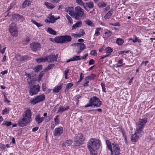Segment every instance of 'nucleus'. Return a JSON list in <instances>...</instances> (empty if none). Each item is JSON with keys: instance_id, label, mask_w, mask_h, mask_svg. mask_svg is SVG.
<instances>
[{"instance_id": "ddd939ff", "label": "nucleus", "mask_w": 155, "mask_h": 155, "mask_svg": "<svg viewBox=\"0 0 155 155\" xmlns=\"http://www.w3.org/2000/svg\"><path fill=\"white\" fill-rule=\"evenodd\" d=\"M63 132V128L62 127L56 128L54 131L53 134L55 136L61 135Z\"/></svg>"}, {"instance_id": "cd10ccee", "label": "nucleus", "mask_w": 155, "mask_h": 155, "mask_svg": "<svg viewBox=\"0 0 155 155\" xmlns=\"http://www.w3.org/2000/svg\"><path fill=\"white\" fill-rule=\"evenodd\" d=\"M82 24V22L81 21H78L75 24L73 25L72 26V30L75 29L76 28L79 27L80 25L81 26Z\"/></svg>"}, {"instance_id": "c9c22d12", "label": "nucleus", "mask_w": 155, "mask_h": 155, "mask_svg": "<svg viewBox=\"0 0 155 155\" xmlns=\"http://www.w3.org/2000/svg\"><path fill=\"white\" fill-rule=\"evenodd\" d=\"M124 42V40L121 38H117L116 40V43L120 45H121Z\"/></svg>"}, {"instance_id": "b1692460", "label": "nucleus", "mask_w": 155, "mask_h": 155, "mask_svg": "<svg viewBox=\"0 0 155 155\" xmlns=\"http://www.w3.org/2000/svg\"><path fill=\"white\" fill-rule=\"evenodd\" d=\"M105 142L107 145V148L108 150L110 151H112V143H111L110 141L107 140H106Z\"/></svg>"}, {"instance_id": "412c9836", "label": "nucleus", "mask_w": 155, "mask_h": 155, "mask_svg": "<svg viewBox=\"0 0 155 155\" xmlns=\"http://www.w3.org/2000/svg\"><path fill=\"white\" fill-rule=\"evenodd\" d=\"M75 44H76L78 48L81 50H84L86 48L85 45L83 43H77Z\"/></svg>"}, {"instance_id": "20e7f679", "label": "nucleus", "mask_w": 155, "mask_h": 155, "mask_svg": "<svg viewBox=\"0 0 155 155\" xmlns=\"http://www.w3.org/2000/svg\"><path fill=\"white\" fill-rule=\"evenodd\" d=\"M89 103L85 105V107H100L102 104V102L96 96H93L91 97L89 101Z\"/></svg>"}, {"instance_id": "de8ad7c7", "label": "nucleus", "mask_w": 155, "mask_h": 155, "mask_svg": "<svg viewBox=\"0 0 155 155\" xmlns=\"http://www.w3.org/2000/svg\"><path fill=\"white\" fill-rule=\"evenodd\" d=\"M16 4V2H13L10 4V7L9 8L8 10L12 9L14 6H15Z\"/></svg>"}, {"instance_id": "6ab92c4d", "label": "nucleus", "mask_w": 155, "mask_h": 155, "mask_svg": "<svg viewBox=\"0 0 155 155\" xmlns=\"http://www.w3.org/2000/svg\"><path fill=\"white\" fill-rule=\"evenodd\" d=\"M54 57V54H51L50 55L46 57L47 58V61L49 60L48 62H51L54 61H56Z\"/></svg>"}, {"instance_id": "338daca9", "label": "nucleus", "mask_w": 155, "mask_h": 155, "mask_svg": "<svg viewBox=\"0 0 155 155\" xmlns=\"http://www.w3.org/2000/svg\"><path fill=\"white\" fill-rule=\"evenodd\" d=\"M30 40V38L28 37H27L25 39V41L28 43Z\"/></svg>"}, {"instance_id": "1a4fd4ad", "label": "nucleus", "mask_w": 155, "mask_h": 155, "mask_svg": "<svg viewBox=\"0 0 155 155\" xmlns=\"http://www.w3.org/2000/svg\"><path fill=\"white\" fill-rule=\"evenodd\" d=\"M9 30L12 36L16 37L18 33L15 23L12 22L9 25Z\"/></svg>"}, {"instance_id": "2f4dec72", "label": "nucleus", "mask_w": 155, "mask_h": 155, "mask_svg": "<svg viewBox=\"0 0 155 155\" xmlns=\"http://www.w3.org/2000/svg\"><path fill=\"white\" fill-rule=\"evenodd\" d=\"M96 77V75L94 74H91L89 75H88L87 76L85 79V80H93L95 77Z\"/></svg>"}, {"instance_id": "8fccbe9b", "label": "nucleus", "mask_w": 155, "mask_h": 155, "mask_svg": "<svg viewBox=\"0 0 155 155\" xmlns=\"http://www.w3.org/2000/svg\"><path fill=\"white\" fill-rule=\"evenodd\" d=\"M97 111L98 112H102V110L101 108H99L97 109H92L91 110H89L88 111V112L89 113L91 111Z\"/></svg>"}, {"instance_id": "ea45409f", "label": "nucleus", "mask_w": 155, "mask_h": 155, "mask_svg": "<svg viewBox=\"0 0 155 155\" xmlns=\"http://www.w3.org/2000/svg\"><path fill=\"white\" fill-rule=\"evenodd\" d=\"M12 124V122L8 121H4V123L2 124V125H6L7 127L10 126Z\"/></svg>"}, {"instance_id": "dca6fc26", "label": "nucleus", "mask_w": 155, "mask_h": 155, "mask_svg": "<svg viewBox=\"0 0 155 155\" xmlns=\"http://www.w3.org/2000/svg\"><path fill=\"white\" fill-rule=\"evenodd\" d=\"M63 43H66L70 42L72 39L71 37L68 35H63Z\"/></svg>"}, {"instance_id": "f704fd0d", "label": "nucleus", "mask_w": 155, "mask_h": 155, "mask_svg": "<svg viewBox=\"0 0 155 155\" xmlns=\"http://www.w3.org/2000/svg\"><path fill=\"white\" fill-rule=\"evenodd\" d=\"M85 23L91 27H94V25L93 22L89 19H87L85 21Z\"/></svg>"}, {"instance_id": "f3484780", "label": "nucleus", "mask_w": 155, "mask_h": 155, "mask_svg": "<svg viewBox=\"0 0 155 155\" xmlns=\"http://www.w3.org/2000/svg\"><path fill=\"white\" fill-rule=\"evenodd\" d=\"M44 119V117H40L39 114L36 115L35 117V120L38 124H39L42 123Z\"/></svg>"}, {"instance_id": "c85d7f7f", "label": "nucleus", "mask_w": 155, "mask_h": 155, "mask_svg": "<svg viewBox=\"0 0 155 155\" xmlns=\"http://www.w3.org/2000/svg\"><path fill=\"white\" fill-rule=\"evenodd\" d=\"M44 5L48 9H52L55 7L52 4L48 2H45L44 3Z\"/></svg>"}, {"instance_id": "a18cd8bd", "label": "nucleus", "mask_w": 155, "mask_h": 155, "mask_svg": "<svg viewBox=\"0 0 155 155\" xmlns=\"http://www.w3.org/2000/svg\"><path fill=\"white\" fill-rule=\"evenodd\" d=\"M45 72L44 71H41L38 75V80L40 81L41 80L42 77L44 75Z\"/></svg>"}, {"instance_id": "f03ea898", "label": "nucleus", "mask_w": 155, "mask_h": 155, "mask_svg": "<svg viewBox=\"0 0 155 155\" xmlns=\"http://www.w3.org/2000/svg\"><path fill=\"white\" fill-rule=\"evenodd\" d=\"M32 113L30 109H28L24 112L21 117L20 119L18 120V124L21 127L25 126L28 125L31 121Z\"/></svg>"}, {"instance_id": "0e129e2a", "label": "nucleus", "mask_w": 155, "mask_h": 155, "mask_svg": "<svg viewBox=\"0 0 155 155\" xmlns=\"http://www.w3.org/2000/svg\"><path fill=\"white\" fill-rule=\"evenodd\" d=\"M0 148L3 150H5L6 148L5 145L2 143L0 144Z\"/></svg>"}, {"instance_id": "bb28decb", "label": "nucleus", "mask_w": 155, "mask_h": 155, "mask_svg": "<svg viewBox=\"0 0 155 155\" xmlns=\"http://www.w3.org/2000/svg\"><path fill=\"white\" fill-rule=\"evenodd\" d=\"M31 4L30 0H25L22 5V8H24L29 6Z\"/></svg>"}, {"instance_id": "9b49d317", "label": "nucleus", "mask_w": 155, "mask_h": 155, "mask_svg": "<svg viewBox=\"0 0 155 155\" xmlns=\"http://www.w3.org/2000/svg\"><path fill=\"white\" fill-rule=\"evenodd\" d=\"M30 48L33 51L36 52L40 50L41 48V45L38 42H33L30 44Z\"/></svg>"}, {"instance_id": "13d9d810", "label": "nucleus", "mask_w": 155, "mask_h": 155, "mask_svg": "<svg viewBox=\"0 0 155 155\" xmlns=\"http://www.w3.org/2000/svg\"><path fill=\"white\" fill-rule=\"evenodd\" d=\"M58 116H59L58 115H57L54 119V120L56 124H58L59 123V121L58 119Z\"/></svg>"}, {"instance_id": "052dcab7", "label": "nucleus", "mask_w": 155, "mask_h": 155, "mask_svg": "<svg viewBox=\"0 0 155 155\" xmlns=\"http://www.w3.org/2000/svg\"><path fill=\"white\" fill-rule=\"evenodd\" d=\"M95 61L93 59L90 60L89 62V65H91L94 64Z\"/></svg>"}, {"instance_id": "69168bd1", "label": "nucleus", "mask_w": 155, "mask_h": 155, "mask_svg": "<svg viewBox=\"0 0 155 155\" xmlns=\"http://www.w3.org/2000/svg\"><path fill=\"white\" fill-rule=\"evenodd\" d=\"M38 128L39 127H34L32 128V131L33 132H35L38 130Z\"/></svg>"}, {"instance_id": "3c124183", "label": "nucleus", "mask_w": 155, "mask_h": 155, "mask_svg": "<svg viewBox=\"0 0 155 155\" xmlns=\"http://www.w3.org/2000/svg\"><path fill=\"white\" fill-rule=\"evenodd\" d=\"M101 85L102 89V91L104 92H106V88H105V85L104 83H101Z\"/></svg>"}, {"instance_id": "680f3d73", "label": "nucleus", "mask_w": 155, "mask_h": 155, "mask_svg": "<svg viewBox=\"0 0 155 155\" xmlns=\"http://www.w3.org/2000/svg\"><path fill=\"white\" fill-rule=\"evenodd\" d=\"M86 81L83 84V86L84 87H87L88 86V84L89 83V81L88 80H85Z\"/></svg>"}, {"instance_id": "4468645a", "label": "nucleus", "mask_w": 155, "mask_h": 155, "mask_svg": "<svg viewBox=\"0 0 155 155\" xmlns=\"http://www.w3.org/2000/svg\"><path fill=\"white\" fill-rule=\"evenodd\" d=\"M16 56L17 60L20 61H24L26 60L29 58V57L28 55H24L21 56L19 54L17 55Z\"/></svg>"}, {"instance_id": "6e6d98bb", "label": "nucleus", "mask_w": 155, "mask_h": 155, "mask_svg": "<svg viewBox=\"0 0 155 155\" xmlns=\"http://www.w3.org/2000/svg\"><path fill=\"white\" fill-rule=\"evenodd\" d=\"M9 111V109H8L7 108H5V109H4L2 111V113L3 114H6V113L7 112H8Z\"/></svg>"}, {"instance_id": "a211bd4d", "label": "nucleus", "mask_w": 155, "mask_h": 155, "mask_svg": "<svg viewBox=\"0 0 155 155\" xmlns=\"http://www.w3.org/2000/svg\"><path fill=\"white\" fill-rule=\"evenodd\" d=\"M65 11L67 12H69V14L72 17L74 14V8L72 7H68L65 8Z\"/></svg>"}, {"instance_id": "49530a36", "label": "nucleus", "mask_w": 155, "mask_h": 155, "mask_svg": "<svg viewBox=\"0 0 155 155\" xmlns=\"http://www.w3.org/2000/svg\"><path fill=\"white\" fill-rule=\"evenodd\" d=\"M55 66V65L54 64H51L48 65L46 68V70H49L52 68L53 67Z\"/></svg>"}, {"instance_id": "a19ab883", "label": "nucleus", "mask_w": 155, "mask_h": 155, "mask_svg": "<svg viewBox=\"0 0 155 155\" xmlns=\"http://www.w3.org/2000/svg\"><path fill=\"white\" fill-rule=\"evenodd\" d=\"M73 61H77L78 60H80L81 59L79 56L75 55L72 58Z\"/></svg>"}, {"instance_id": "bf43d9fd", "label": "nucleus", "mask_w": 155, "mask_h": 155, "mask_svg": "<svg viewBox=\"0 0 155 155\" xmlns=\"http://www.w3.org/2000/svg\"><path fill=\"white\" fill-rule=\"evenodd\" d=\"M46 84L45 83H43L42 84V90L44 91H45L46 90Z\"/></svg>"}, {"instance_id": "5701e85b", "label": "nucleus", "mask_w": 155, "mask_h": 155, "mask_svg": "<svg viewBox=\"0 0 155 155\" xmlns=\"http://www.w3.org/2000/svg\"><path fill=\"white\" fill-rule=\"evenodd\" d=\"M113 10L112 9H111L105 14L104 16V18L106 19H109L113 14Z\"/></svg>"}, {"instance_id": "4be33fe9", "label": "nucleus", "mask_w": 155, "mask_h": 155, "mask_svg": "<svg viewBox=\"0 0 155 155\" xmlns=\"http://www.w3.org/2000/svg\"><path fill=\"white\" fill-rule=\"evenodd\" d=\"M69 108V106H68L66 107H63L61 106L59 108V109L58 110L57 113H59L61 114L64 111L68 110Z\"/></svg>"}, {"instance_id": "f8f14e48", "label": "nucleus", "mask_w": 155, "mask_h": 155, "mask_svg": "<svg viewBox=\"0 0 155 155\" xmlns=\"http://www.w3.org/2000/svg\"><path fill=\"white\" fill-rule=\"evenodd\" d=\"M12 18L13 19H15L17 22H22L25 20V18L23 15L18 14H14L12 15Z\"/></svg>"}, {"instance_id": "0eeeda50", "label": "nucleus", "mask_w": 155, "mask_h": 155, "mask_svg": "<svg viewBox=\"0 0 155 155\" xmlns=\"http://www.w3.org/2000/svg\"><path fill=\"white\" fill-rule=\"evenodd\" d=\"M112 148L110 155H119L120 150L119 144L115 142L112 143Z\"/></svg>"}, {"instance_id": "6e6552de", "label": "nucleus", "mask_w": 155, "mask_h": 155, "mask_svg": "<svg viewBox=\"0 0 155 155\" xmlns=\"http://www.w3.org/2000/svg\"><path fill=\"white\" fill-rule=\"evenodd\" d=\"M45 99V95L42 94L35 97L32 100H31V103L33 105H35L40 102L44 101Z\"/></svg>"}, {"instance_id": "5fc2aeb1", "label": "nucleus", "mask_w": 155, "mask_h": 155, "mask_svg": "<svg viewBox=\"0 0 155 155\" xmlns=\"http://www.w3.org/2000/svg\"><path fill=\"white\" fill-rule=\"evenodd\" d=\"M73 85V84L71 83H69L67 84L66 87V89H68L70 88Z\"/></svg>"}, {"instance_id": "774afa93", "label": "nucleus", "mask_w": 155, "mask_h": 155, "mask_svg": "<svg viewBox=\"0 0 155 155\" xmlns=\"http://www.w3.org/2000/svg\"><path fill=\"white\" fill-rule=\"evenodd\" d=\"M84 74L82 73H81L80 74V78L82 80L84 78Z\"/></svg>"}, {"instance_id": "7ed1b4c3", "label": "nucleus", "mask_w": 155, "mask_h": 155, "mask_svg": "<svg viewBox=\"0 0 155 155\" xmlns=\"http://www.w3.org/2000/svg\"><path fill=\"white\" fill-rule=\"evenodd\" d=\"M101 144V141L99 139L91 138L88 141L87 147L90 151H96L99 149Z\"/></svg>"}, {"instance_id": "e433bc0d", "label": "nucleus", "mask_w": 155, "mask_h": 155, "mask_svg": "<svg viewBox=\"0 0 155 155\" xmlns=\"http://www.w3.org/2000/svg\"><path fill=\"white\" fill-rule=\"evenodd\" d=\"M85 34L84 31L83 32V34H75L74 33H72V36H74V38L81 37L83 36Z\"/></svg>"}, {"instance_id": "4d7b16f0", "label": "nucleus", "mask_w": 155, "mask_h": 155, "mask_svg": "<svg viewBox=\"0 0 155 155\" xmlns=\"http://www.w3.org/2000/svg\"><path fill=\"white\" fill-rule=\"evenodd\" d=\"M25 75L30 79H31L33 77V74H31L26 73Z\"/></svg>"}, {"instance_id": "f257e3e1", "label": "nucleus", "mask_w": 155, "mask_h": 155, "mask_svg": "<svg viewBox=\"0 0 155 155\" xmlns=\"http://www.w3.org/2000/svg\"><path fill=\"white\" fill-rule=\"evenodd\" d=\"M147 121V118H144L142 119H140L139 121L136 123V130L134 134L132 135L131 138V140L132 142H136L139 136H137V134L141 135L143 134V129L144 125Z\"/></svg>"}, {"instance_id": "603ef678", "label": "nucleus", "mask_w": 155, "mask_h": 155, "mask_svg": "<svg viewBox=\"0 0 155 155\" xmlns=\"http://www.w3.org/2000/svg\"><path fill=\"white\" fill-rule=\"evenodd\" d=\"M109 25H112L114 26H120V23L119 22H117L115 23H110L109 24Z\"/></svg>"}, {"instance_id": "9d476101", "label": "nucleus", "mask_w": 155, "mask_h": 155, "mask_svg": "<svg viewBox=\"0 0 155 155\" xmlns=\"http://www.w3.org/2000/svg\"><path fill=\"white\" fill-rule=\"evenodd\" d=\"M40 87L38 84L35 85L30 89L29 94L31 96L37 94L40 91Z\"/></svg>"}, {"instance_id": "a878e982", "label": "nucleus", "mask_w": 155, "mask_h": 155, "mask_svg": "<svg viewBox=\"0 0 155 155\" xmlns=\"http://www.w3.org/2000/svg\"><path fill=\"white\" fill-rule=\"evenodd\" d=\"M107 4V2H105L103 1L100 2L97 4L98 6L100 8H103L105 7Z\"/></svg>"}, {"instance_id": "c03bdc74", "label": "nucleus", "mask_w": 155, "mask_h": 155, "mask_svg": "<svg viewBox=\"0 0 155 155\" xmlns=\"http://www.w3.org/2000/svg\"><path fill=\"white\" fill-rule=\"evenodd\" d=\"M66 17L67 18L68 22L70 24H72L73 23V21L71 18L68 15H66Z\"/></svg>"}, {"instance_id": "393cba45", "label": "nucleus", "mask_w": 155, "mask_h": 155, "mask_svg": "<svg viewBox=\"0 0 155 155\" xmlns=\"http://www.w3.org/2000/svg\"><path fill=\"white\" fill-rule=\"evenodd\" d=\"M48 18L50 20V22L51 23H54L55 22V20H57L60 18V17L58 16L57 18H55L54 15H51L49 17H48Z\"/></svg>"}, {"instance_id": "79ce46f5", "label": "nucleus", "mask_w": 155, "mask_h": 155, "mask_svg": "<svg viewBox=\"0 0 155 155\" xmlns=\"http://www.w3.org/2000/svg\"><path fill=\"white\" fill-rule=\"evenodd\" d=\"M31 21L32 23L36 25L38 27H39L42 26V25L33 19H31Z\"/></svg>"}, {"instance_id": "72a5a7b5", "label": "nucleus", "mask_w": 155, "mask_h": 155, "mask_svg": "<svg viewBox=\"0 0 155 155\" xmlns=\"http://www.w3.org/2000/svg\"><path fill=\"white\" fill-rule=\"evenodd\" d=\"M42 68V65H38L36 66L34 69V71L35 72H38L40 70H41Z\"/></svg>"}, {"instance_id": "e2e57ef3", "label": "nucleus", "mask_w": 155, "mask_h": 155, "mask_svg": "<svg viewBox=\"0 0 155 155\" xmlns=\"http://www.w3.org/2000/svg\"><path fill=\"white\" fill-rule=\"evenodd\" d=\"M91 155H97V152L96 151H90Z\"/></svg>"}, {"instance_id": "58836bf2", "label": "nucleus", "mask_w": 155, "mask_h": 155, "mask_svg": "<svg viewBox=\"0 0 155 155\" xmlns=\"http://www.w3.org/2000/svg\"><path fill=\"white\" fill-rule=\"evenodd\" d=\"M113 51L112 49L110 47H107L105 49V52L107 54H110Z\"/></svg>"}, {"instance_id": "4c0bfd02", "label": "nucleus", "mask_w": 155, "mask_h": 155, "mask_svg": "<svg viewBox=\"0 0 155 155\" xmlns=\"http://www.w3.org/2000/svg\"><path fill=\"white\" fill-rule=\"evenodd\" d=\"M86 5L90 8H93L94 7L93 3L92 2H87L86 3Z\"/></svg>"}, {"instance_id": "39448f33", "label": "nucleus", "mask_w": 155, "mask_h": 155, "mask_svg": "<svg viewBox=\"0 0 155 155\" xmlns=\"http://www.w3.org/2000/svg\"><path fill=\"white\" fill-rule=\"evenodd\" d=\"M85 140V137L82 134H78L74 137L73 143L75 146L78 147L84 143Z\"/></svg>"}, {"instance_id": "473e14b6", "label": "nucleus", "mask_w": 155, "mask_h": 155, "mask_svg": "<svg viewBox=\"0 0 155 155\" xmlns=\"http://www.w3.org/2000/svg\"><path fill=\"white\" fill-rule=\"evenodd\" d=\"M47 31L51 34L54 35H56V32L51 28H48Z\"/></svg>"}, {"instance_id": "c756f323", "label": "nucleus", "mask_w": 155, "mask_h": 155, "mask_svg": "<svg viewBox=\"0 0 155 155\" xmlns=\"http://www.w3.org/2000/svg\"><path fill=\"white\" fill-rule=\"evenodd\" d=\"M35 61L38 63L44 62L47 61V58L46 57L45 58H38L35 59Z\"/></svg>"}, {"instance_id": "aec40b11", "label": "nucleus", "mask_w": 155, "mask_h": 155, "mask_svg": "<svg viewBox=\"0 0 155 155\" xmlns=\"http://www.w3.org/2000/svg\"><path fill=\"white\" fill-rule=\"evenodd\" d=\"M63 85V83H61L60 84V85L55 87L53 90V91L54 93H58L62 88Z\"/></svg>"}, {"instance_id": "864d4df0", "label": "nucleus", "mask_w": 155, "mask_h": 155, "mask_svg": "<svg viewBox=\"0 0 155 155\" xmlns=\"http://www.w3.org/2000/svg\"><path fill=\"white\" fill-rule=\"evenodd\" d=\"M90 54L91 55H94V56L97 55V54L96 51L95 50L91 51L90 52Z\"/></svg>"}, {"instance_id": "09e8293b", "label": "nucleus", "mask_w": 155, "mask_h": 155, "mask_svg": "<svg viewBox=\"0 0 155 155\" xmlns=\"http://www.w3.org/2000/svg\"><path fill=\"white\" fill-rule=\"evenodd\" d=\"M76 3H78L79 5H84V3L82 0H76Z\"/></svg>"}, {"instance_id": "2eb2a0df", "label": "nucleus", "mask_w": 155, "mask_h": 155, "mask_svg": "<svg viewBox=\"0 0 155 155\" xmlns=\"http://www.w3.org/2000/svg\"><path fill=\"white\" fill-rule=\"evenodd\" d=\"M54 41L57 43L63 44V35L56 37L54 39Z\"/></svg>"}, {"instance_id": "7c9ffc66", "label": "nucleus", "mask_w": 155, "mask_h": 155, "mask_svg": "<svg viewBox=\"0 0 155 155\" xmlns=\"http://www.w3.org/2000/svg\"><path fill=\"white\" fill-rule=\"evenodd\" d=\"M72 141L71 140H66L63 143V146H68L71 145L72 143Z\"/></svg>"}, {"instance_id": "423d86ee", "label": "nucleus", "mask_w": 155, "mask_h": 155, "mask_svg": "<svg viewBox=\"0 0 155 155\" xmlns=\"http://www.w3.org/2000/svg\"><path fill=\"white\" fill-rule=\"evenodd\" d=\"M84 15V13L83 9L79 6H78L75 7V11L72 17H73L76 20H80Z\"/></svg>"}, {"instance_id": "37998d69", "label": "nucleus", "mask_w": 155, "mask_h": 155, "mask_svg": "<svg viewBox=\"0 0 155 155\" xmlns=\"http://www.w3.org/2000/svg\"><path fill=\"white\" fill-rule=\"evenodd\" d=\"M101 29V28H97L96 29L95 33V35L96 36H98L100 35V33L99 32V31Z\"/></svg>"}]
</instances>
